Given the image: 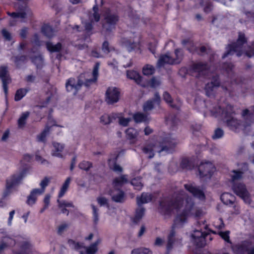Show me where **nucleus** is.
<instances>
[{
	"label": "nucleus",
	"mask_w": 254,
	"mask_h": 254,
	"mask_svg": "<svg viewBox=\"0 0 254 254\" xmlns=\"http://www.w3.org/2000/svg\"><path fill=\"white\" fill-rule=\"evenodd\" d=\"M46 48L51 53L60 52L62 49V44L60 42L57 43L56 45H53L50 42L46 43Z\"/></svg>",
	"instance_id": "obj_28"
},
{
	"label": "nucleus",
	"mask_w": 254,
	"mask_h": 254,
	"mask_svg": "<svg viewBox=\"0 0 254 254\" xmlns=\"http://www.w3.org/2000/svg\"><path fill=\"white\" fill-rule=\"evenodd\" d=\"M164 100L169 104L170 106L175 108V105L173 104V100L170 94L167 91L164 92L163 95Z\"/></svg>",
	"instance_id": "obj_52"
},
{
	"label": "nucleus",
	"mask_w": 254,
	"mask_h": 254,
	"mask_svg": "<svg viewBox=\"0 0 254 254\" xmlns=\"http://www.w3.org/2000/svg\"><path fill=\"white\" fill-rule=\"evenodd\" d=\"M93 210V222L94 225H96L99 221V214L98 208L93 204H91Z\"/></svg>",
	"instance_id": "obj_51"
},
{
	"label": "nucleus",
	"mask_w": 254,
	"mask_h": 254,
	"mask_svg": "<svg viewBox=\"0 0 254 254\" xmlns=\"http://www.w3.org/2000/svg\"><path fill=\"white\" fill-rule=\"evenodd\" d=\"M119 157V153H115L112 158L108 160V164L109 168L116 172L121 173L123 172V168L117 164L118 159Z\"/></svg>",
	"instance_id": "obj_19"
},
{
	"label": "nucleus",
	"mask_w": 254,
	"mask_h": 254,
	"mask_svg": "<svg viewBox=\"0 0 254 254\" xmlns=\"http://www.w3.org/2000/svg\"><path fill=\"white\" fill-rule=\"evenodd\" d=\"M50 182V179L47 177H45L44 179L41 182L40 185L41 189H40V193L42 194L45 191L46 188L48 186Z\"/></svg>",
	"instance_id": "obj_53"
},
{
	"label": "nucleus",
	"mask_w": 254,
	"mask_h": 254,
	"mask_svg": "<svg viewBox=\"0 0 254 254\" xmlns=\"http://www.w3.org/2000/svg\"><path fill=\"white\" fill-rule=\"evenodd\" d=\"M133 119L136 123H139L146 121L147 115L140 112H137L133 114Z\"/></svg>",
	"instance_id": "obj_42"
},
{
	"label": "nucleus",
	"mask_w": 254,
	"mask_h": 254,
	"mask_svg": "<svg viewBox=\"0 0 254 254\" xmlns=\"http://www.w3.org/2000/svg\"><path fill=\"white\" fill-rule=\"evenodd\" d=\"M142 152L145 154H148V158L151 159L154 156V152L153 147L152 145H148L142 148Z\"/></svg>",
	"instance_id": "obj_45"
},
{
	"label": "nucleus",
	"mask_w": 254,
	"mask_h": 254,
	"mask_svg": "<svg viewBox=\"0 0 254 254\" xmlns=\"http://www.w3.org/2000/svg\"><path fill=\"white\" fill-rule=\"evenodd\" d=\"M127 76L128 78L133 80L137 84H140L142 80V77L139 72L134 70H127Z\"/></svg>",
	"instance_id": "obj_24"
},
{
	"label": "nucleus",
	"mask_w": 254,
	"mask_h": 254,
	"mask_svg": "<svg viewBox=\"0 0 254 254\" xmlns=\"http://www.w3.org/2000/svg\"><path fill=\"white\" fill-rule=\"evenodd\" d=\"M128 182L127 175H122L120 177L115 178L112 182L114 188L118 187H122L124 184Z\"/></svg>",
	"instance_id": "obj_26"
},
{
	"label": "nucleus",
	"mask_w": 254,
	"mask_h": 254,
	"mask_svg": "<svg viewBox=\"0 0 254 254\" xmlns=\"http://www.w3.org/2000/svg\"><path fill=\"white\" fill-rule=\"evenodd\" d=\"M208 236L207 233L202 232L199 230L193 231L191 237L193 243L198 247H203L206 244L205 237Z\"/></svg>",
	"instance_id": "obj_17"
},
{
	"label": "nucleus",
	"mask_w": 254,
	"mask_h": 254,
	"mask_svg": "<svg viewBox=\"0 0 254 254\" xmlns=\"http://www.w3.org/2000/svg\"><path fill=\"white\" fill-rule=\"evenodd\" d=\"M27 5L25 4L24 6L23 7V8L21 11L19 12H8L7 14L8 15L10 16L11 17L13 18H25L26 17L27 14L25 12V10L27 8Z\"/></svg>",
	"instance_id": "obj_33"
},
{
	"label": "nucleus",
	"mask_w": 254,
	"mask_h": 254,
	"mask_svg": "<svg viewBox=\"0 0 254 254\" xmlns=\"http://www.w3.org/2000/svg\"><path fill=\"white\" fill-rule=\"evenodd\" d=\"M0 78L2 81V87L5 96L7 97L8 92V84L11 82V77L8 71L6 65L0 66Z\"/></svg>",
	"instance_id": "obj_12"
},
{
	"label": "nucleus",
	"mask_w": 254,
	"mask_h": 254,
	"mask_svg": "<svg viewBox=\"0 0 254 254\" xmlns=\"http://www.w3.org/2000/svg\"><path fill=\"white\" fill-rule=\"evenodd\" d=\"M145 208L143 207L138 206L135 210V214L133 219V222L137 223L142 218L145 213Z\"/></svg>",
	"instance_id": "obj_34"
},
{
	"label": "nucleus",
	"mask_w": 254,
	"mask_h": 254,
	"mask_svg": "<svg viewBox=\"0 0 254 254\" xmlns=\"http://www.w3.org/2000/svg\"><path fill=\"white\" fill-rule=\"evenodd\" d=\"M199 176L200 178L206 180L210 179L212 173L214 171V165L210 162H201L198 166Z\"/></svg>",
	"instance_id": "obj_10"
},
{
	"label": "nucleus",
	"mask_w": 254,
	"mask_h": 254,
	"mask_svg": "<svg viewBox=\"0 0 254 254\" xmlns=\"http://www.w3.org/2000/svg\"><path fill=\"white\" fill-rule=\"evenodd\" d=\"M53 145L55 149V151L52 152V155L54 156L62 158L63 155L60 152L63 151L64 148V146L56 142H53Z\"/></svg>",
	"instance_id": "obj_35"
},
{
	"label": "nucleus",
	"mask_w": 254,
	"mask_h": 254,
	"mask_svg": "<svg viewBox=\"0 0 254 254\" xmlns=\"http://www.w3.org/2000/svg\"><path fill=\"white\" fill-rule=\"evenodd\" d=\"M231 188L233 192L240 197L246 203L250 204L251 203V199L250 193L243 183H235L231 185Z\"/></svg>",
	"instance_id": "obj_7"
},
{
	"label": "nucleus",
	"mask_w": 254,
	"mask_h": 254,
	"mask_svg": "<svg viewBox=\"0 0 254 254\" xmlns=\"http://www.w3.org/2000/svg\"><path fill=\"white\" fill-rule=\"evenodd\" d=\"M27 171V169L24 168L20 173L19 175H13L9 179L6 180V188L3 191L2 199L0 200V207H3L5 205V202L2 199L6 197L11 193V189L20 182L26 174Z\"/></svg>",
	"instance_id": "obj_5"
},
{
	"label": "nucleus",
	"mask_w": 254,
	"mask_h": 254,
	"mask_svg": "<svg viewBox=\"0 0 254 254\" xmlns=\"http://www.w3.org/2000/svg\"><path fill=\"white\" fill-rule=\"evenodd\" d=\"M131 184L134 187V189L137 190H141L143 187L142 184L140 182L136 179H133L131 181Z\"/></svg>",
	"instance_id": "obj_57"
},
{
	"label": "nucleus",
	"mask_w": 254,
	"mask_h": 254,
	"mask_svg": "<svg viewBox=\"0 0 254 254\" xmlns=\"http://www.w3.org/2000/svg\"><path fill=\"white\" fill-rule=\"evenodd\" d=\"M121 42L123 45L125 46L129 52H131L135 49L136 44L134 42H131L130 40L126 38H123L121 39Z\"/></svg>",
	"instance_id": "obj_36"
},
{
	"label": "nucleus",
	"mask_w": 254,
	"mask_h": 254,
	"mask_svg": "<svg viewBox=\"0 0 254 254\" xmlns=\"http://www.w3.org/2000/svg\"><path fill=\"white\" fill-rule=\"evenodd\" d=\"M108 194L111 196L112 200L116 203H124L126 199L124 191L118 188L110 189Z\"/></svg>",
	"instance_id": "obj_14"
},
{
	"label": "nucleus",
	"mask_w": 254,
	"mask_h": 254,
	"mask_svg": "<svg viewBox=\"0 0 254 254\" xmlns=\"http://www.w3.org/2000/svg\"><path fill=\"white\" fill-rule=\"evenodd\" d=\"M83 81L80 79L76 80L75 78L70 77L68 78L65 83V88L67 92H72L75 95L83 85Z\"/></svg>",
	"instance_id": "obj_13"
},
{
	"label": "nucleus",
	"mask_w": 254,
	"mask_h": 254,
	"mask_svg": "<svg viewBox=\"0 0 254 254\" xmlns=\"http://www.w3.org/2000/svg\"><path fill=\"white\" fill-rule=\"evenodd\" d=\"M223 135V130L220 128H217L215 130L212 137L213 139H219L221 138Z\"/></svg>",
	"instance_id": "obj_60"
},
{
	"label": "nucleus",
	"mask_w": 254,
	"mask_h": 254,
	"mask_svg": "<svg viewBox=\"0 0 254 254\" xmlns=\"http://www.w3.org/2000/svg\"><path fill=\"white\" fill-rule=\"evenodd\" d=\"M97 200L100 206H106L108 208L109 207L108 199L105 197H98Z\"/></svg>",
	"instance_id": "obj_58"
},
{
	"label": "nucleus",
	"mask_w": 254,
	"mask_h": 254,
	"mask_svg": "<svg viewBox=\"0 0 254 254\" xmlns=\"http://www.w3.org/2000/svg\"><path fill=\"white\" fill-rule=\"evenodd\" d=\"M121 97V89L116 87L107 88L105 95V101L108 105H113L120 100Z\"/></svg>",
	"instance_id": "obj_9"
},
{
	"label": "nucleus",
	"mask_w": 254,
	"mask_h": 254,
	"mask_svg": "<svg viewBox=\"0 0 254 254\" xmlns=\"http://www.w3.org/2000/svg\"><path fill=\"white\" fill-rule=\"evenodd\" d=\"M41 32L48 38L51 39L55 35V30L49 24H44L41 28Z\"/></svg>",
	"instance_id": "obj_25"
},
{
	"label": "nucleus",
	"mask_w": 254,
	"mask_h": 254,
	"mask_svg": "<svg viewBox=\"0 0 254 254\" xmlns=\"http://www.w3.org/2000/svg\"><path fill=\"white\" fill-rule=\"evenodd\" d=\"M202 214V210L195 207L191 197L184 193L181 197H176V226L184 223L189 215L198 217Z\"/></svg>",
	"instance_id": "obj_2"
},
{
	"label": "nucleus",
	"mask_w": 254,
	"mask_h": 254,
	"mask_svg": "<svg viewBox=\"0 0 254 254\" xmlns=\"http://www.w3.org/2000/svg\"><path fill=\"white\" fill-rule=\"evenodd\" d=\"M102 51L106 54H108L111 52L109 47V43L107 41H105L102 45Z\"/></svg>",
	"instance_id": "obj_63"
},
{
	"label": "nucleus",
	"mask_w": 254,
	"mask_h": 254,
	"mask_svg": "<svg viewBox=\"0 0 254 254\" xmlns=\"http://www.w3.org/2000/svg\"><path fill=\"white\" fill-rule=\"evenodd\" d=\"M191 70L197 73L198 76H205L210 79V81L208 82L205 85V91L207 96L213 95L220 84L218 76L212 73L213 67L208 66L205 63L199 62L193 64L191 66Z\"/></svg>",
	"instance_id": "obj_3"
},
{
	"label": "nucleus",
	"mask_w": 254,
	"mask_h": 254,
	"mask_svg": "<svg viewBox=\"0 0 254 254\" xmlns=\"http://www.w3.org/2000/svg\"><path fill=\"white\" fill-rule=\"evenodd\" d=\"M100 122L104 125H108L111 123L109 115L104 114L100 117Z\"/></svg>",
	"instance_id": "obj_61"
},
{
	"label": "nucleus",
	"mask_w": 254,
	"mask_h": 254,
	"mask_svg": "<svg viewBox=\"0 0 254 254\" xmlns=\"http://www.w3.org/2000/svg\"><path fill=\"white\" fill-rule=\"evenodd\" d=\"M58 202L59 208L63 207H74L72 202H67L65 200H60L58 199Z\"/></svg>",
	"instance_id": "obj_55"
},
{
	"label": "nucleus",
	"mask_w": 254,
	"mask_h": 254,
	"mask_svg": "<svg viewBox=\"0 0 254 254\" xmlns=\"http://www.w3.org/2000/svg\"><path fill=\"white\" fill-rule=\"evenodd\" d=\"M52 127L46 126L44 129L40 134L37 135V139L38 141L45 142L46 141V137L49 133Z\"/></svg>",
	"instance_id": "obj_40"
},
{
	"label": "nucleus",
	"mask_w": 254,
	"mask_h": 254,
	"mask_svg": "<svg viewBox=\"0 0 254 254\" xmlns=\"http://www.w3.org/2000/svg\"><path fill=\"white\" fill-rule=\"evenodd\" d=\"M131 121V119L130 118H124L122 117V115L120 116V117L119 119V124L123 127H127L128 126L129 122Z\"/></svg>",
	"instance_id": "obj_54"
},
{
	"label": "nucleus",
	"mask_w": 254,
	"mask_h": 254,
	"mask_svg": "<svg viewBox=\"0 0 254 254\" xmlns=\"http://www.w3.org/2000/svg\"><path fill=\"white\" fill-rule=\"evenodd\" d=\"M105 24L103 27H105L106 25H108L106 30L111 31L115 28L116 25L119 21L120 17L117 12H112L110 9H107L104 14Z\"/></svg>",
	"instance_id": "obj_8"
},
{
	"label": "nucleus",
	"mask_w": 254,
	"mask_h": 254,
	"mask_svg": "<svg viewBox=\"0 0 254 254\" xmlns=\"http://www.w3.org/2000/svg\"><path fill=\"white\" fill-rule=\"evenodd\" d=\"M242 165V167H240L238 170H233L230 172L229 177L231 185L240 182V180L243 178V174L248 169L247 163H243Z\"/></svg>",
	"instance_id": "obj_11"
},
{
	"label": "nucleus",
	"mask_w": 254,
	"mask_h": 254,
	"mask_svg": "<svg viewBox=\"0 0 254 254\" xmlns=\"http://www.w3.org/2000/svg\"><path fill=\"white\" fill-rule=\"evenodd\" d=\"M175 209V197L174 195L164 196L159 201L158 211L163 216H169Z\"/></svg>",
	"instance_id": "obj_6"
},
{
	"label": "nucleus",
	"mask_w": 254,
	"mask_h": 254,
	"mask_svg": "<svg viewBox=\"0 0 254 254\" xmlns=\"http://www.w3.org/2000/svg\"><path fill=\"white\" fill-rule=\"evenodd\" d=\"M181 166L183 169H190L192 165L187 158H184L181 161Z\"/></svg>",
	"instance_id": "obj_56"
},
{
	"label": "nucleus",
	"mask_w": 254,
	"mask_h": 254,
	"mask_svg": "<svg viewBox=\"0 0 254 254\" xmlns=\"http://www.w3.org/2000/svg\"><path fill=\"white\" fill-rule=\"evenodd\" d=\"M175 243V219L172 225L171 230L168 236V242L166 245V252L165 254H170Z\"/></svg>",
	"instance_id": "obj_20"
},
{
	"label": "nucleus",
	"mask_w": 254,
	"mask_h": 254,
	"mask_svg": "<svg viewBox=\"0 0 254 254\" xmlns=\"http://www.w3.org/2000/svg\"><path fill=\"white\" fill-rule=\"evenodd\" d=\"M142 73L146 76L153 75L155 72L154 67L149 64H145L142 68Z\"/></svg>",
	"instance_id": "obj_43"
},
{
	"label": "nucleus",
	"mask_w": 254,
	"mask_h": 254,
	"mask_svg": "<svg viewBox=\"0 0 254 254\" xmlns=\"http://www.w3.org/2000/svg\"><path fill=\"white\" fill-rule=\"evenodd\" d=\"M100 242V240L98 239L89 246L84 247V248L86 249V254H95L98 251V246Z\"/></svg>",
	"instance_id": "obj_32"
},
{
	"label": "nucleus",
	"mask_w": 254,
	"mask_h": 254,
	"mask_svg": "<svg viewBox=\"0 0 254 254\" xmlns=\"http://www.w3.org/2000/svg\"><path fill=\"white\" fill-rule=\"evenodd\" d=\"M28 34V29L27 27H23L19 32V36L21 38L25 39L27 38Z\"/></svg>",
	"instance_id": "obj_62"
},
{
	"label": "nucleus",
	"mask_w": 254,
	"mask_h": 254,
	"mask_svg": "<svg viewBox=\"0 0 254 254\" xmlns=\"http://www.w3.org/2000/svg\"><path fill=\"white\" fill-rule=\"evenodd\" d=\"M234 250L237 254H254V247H252L248 242H244L236 245Z\"/></svg>",
	"instance_id": "obj_18"
},
{
	"label": "nucleus",
	"mask_w": 254,
	"mask_h": 254,
	"mask_svg": "<svg viewBox=\"0 0 254 254\" xmlns=\"http://www.w3.org/2000/svg\"><path fill=\"white\" fill-rule=\"evenodd\" d=\"M93 167L92 163L87 161H83L78 164V167L83 170L88 171Z\"/></svg>",
	"instance_id": "obj_47"
},
{
	"label": "nucleus",
	"mask_w": 254,
	"mask_h": 254,
	"mask_svg": "<svg viewBox=\"0 0 254 254\" xmlns=\"http://www.w3.org/2000/svg\"><path fill=\"white\" fill-rule=\"evenodd\" d=\"M161 99L159 93L156 92L154 93V97L145 102L143 105V110L145 113H147L154 109V105L156 104L157 106H160Z\"/></svg>",
	"instance_id": "obj_15"
},
{
	"label": "nucleus",
	"mask_w": 254,
	"mask_h": 254,
	"mask_svg": "<svg viewBox=\"0 0 254 254\" xmlns=\"http://www.w3.org/2000/svg\"><path fill=\"white\" fill-rule=\"evenodd\" d=\"M222 201L225 204H232L235 200V197L228 192L223 193L221 196Z\"/></svg>",
	"instance_id": "obj_29"
},
{
	"label": "nucleus",
	"mask_w": 254,
	"mask_h": 254,
	"mask_svg": "<svg viewBox=\"0 0 254 254\" xmlns=\"http://www.w3.org/2000/svg\"><path fill=\"white\" fill-rule=\"evenodd\" d=\"M153 199V195L151 193L143 192L140 196L136 197V202L138 206H141L142 204L147 203Z\"/></svg>",
	"instance_id": "obj_23"
},
{
	"label": "nucleus",
	"mask_w": 254,
	"mask_h": 254,
	"mask_svg": "<svg viewBox=\"0 0 254 254\" xmlns=\"http://www.w3.org/2000/svg\"><path fill=\"white\" fill-rule=\"evenodd\" d=\"M95 0L96 4L93 7V13L92 14L91 21L94 20L95 22H99L100 19V14L99 13V7Z\"/></svg>",
	"instance_id": "obj_44"
},
{
	"label": "nucleus",
	"mask_w": 254,
	"mask_h": 254,
	"mask_svg": "<svg viewBox=\"0 0 254 254\" xmlns=\"http://www.w3.org/2000/svg\"><path fill=\"white\" fill-rule=\"evenodd\" d=\"M37 194H41L40 189H34L32 190L30 194L27 197L26 203L29 205H32L35 204L37 200Z\"/></svg>",
	"instance_id": "obj_27"
},
{
	"label": "nucleus",
	"mask_w": 254,
	"mask_h": 254,
	"mask_svg": "<svg viewBox=\"0 0 254 254\" xmlns=\"http://www.w3.org/2000/svg\"><path fill=\"white\" fill-rule=\"evenodd\" d=\"M209 110L212 115L215 117L223 118L226 126L229 129L235 132H239L241 129H246L247 127L254 124V107L243 111V123L235 116L233 108L230 105L225 104L222 107L220 106H213L209 108Z\"/></svg>",
	"instance_id": "obj_1"
},
{
	"label": "nucleus",
	"mask_w": 254,
	"mask_h": 254,
	"mask_svg": "<svg viewBox=\"0 0 254 254\" xmlns=\"http://www.w3.org/2000/svg\"><path fill=\"white\" fill-rule=\"evenodd\" d=\"M219 235L226 242L228 243H230L229 239V231H227L225 232H219Z\"/></svg>",
	"instance_id": "obj_64"
},
{
	"label": "nucleus",
	"mask_w": 254,
	"mask_h": 254,
	"mask_svg": "<svg viewBox=\"0 0 254 254\" xmlns=\"http://www.w3.org/2000/svg\"><path fill=\"white\" fill-rule=\"evenodd\" d=\"M168 144H169V139L165 138L160 144L161 149L159 151V152L160 153L163 151L168 152L170 150V147L168 146Z\"/></svg>",
	"instance_id": "obj_48"
},
{
	"label": "nucleus",
	"mask_w": 254,
	"mask_h": 254,
	"mask_svg": "<svg viewBox=\"0 0 254 254\" xmlns=\"http://www.w3.org/2000/svg\"><path fill=\"white\" fill-rule=\"evenodd\" d=\"M126 136L127 139L132 140H135L138 135L137 130L133 127H129L126 130Z\"/></svg>",
	"instance_id": "obj_31"
},
{
	"label": "nucleus",
	"mask_w": 254,
	"mask_h": 254,
	"mask_svg": "<svg viewBox=\"0 0 254 254\" xmlns=\"http://www.w3.org/2000/svg\"><path fill=\"white\" fill-rule=\"evenodd\" d=\"M185 187L194 197L200 201H204L205 200V196L203 191L194 184L191 183L187 184L185 185Z\"/></svg>",
	"instance_id": "obj_16"
},
{
	"label": "nucleus",
	"mask_w": 254,
	"mask_h": 254,
	"mask_svg": "<svg viewBox=\"0 0 254 254\" xmlns=\"http://www.w3.org/2000/svg\"><path fill=\"white\" fill-rule=\"evenodd\" d=\"M47 94L48 95L46 100L42 102L41 107H46L49 104V103L53 99L57 100V95L56 93L53 92L51 91H48L47 92Z\"/></svg>",
	"instance_id": "obj_41"
},
{
	"label": "nucleus",
	"mask_w": 254,
	"mask_h": 254,
	"mask_svg": "<svg viewBox=\"0 0 254 254\" xmlns=\"http://www.w3.org/2000/svg\"><path fill=\"white\" fill-rule=\"evenodd\" d=\"M68 244L71 249H74L75 250H78L81 248H84V247H83L82 244H81L79 242H76L71 239H69L68 240Z\"/></svg>",
	"instance_id": "obj_49"
},
{
	"label": "nucleus",
	"mask_w": 254,
	"mask_h": 254,
	"mask_svg": "<svg viewBox=\"0 0 254 254\" xmlns=\"http://www.w3.org/2000/svg\"><path fill=\"white\" fill-rule=\"evenodd\" d=\"M1 34L3 38L7 41H10L12 40V36L11 33L8 32L6 29L3 28L1 30Z\"/></svg>",
	"instance_id": "obj_59"
},
{
	"label": "nucleus",
	"mask_w": 254,
	"mask_h": 254,
	"mask_svg": "<svg viewBox=\"0 0 254 254\" xmlns=\"http://www.w3.org/2000/svg\"><path fill=\"white\" fill-rule=\"evenodd\" d=\"M29 114L30 113L28 111L22 113L17 121V125L19 128H22L25 126L26 123V120L28 118Z\"/></svg>",
	"instance_id": "obj_38"
},
{
	"label": "nucleus",
	"mask_w": 254,
	"mask_h": 254,
	"mask_svg": "<svg viewBox=\"0 0 254 254\" xmlns=\"http://www.w3.org/2000/svg\"><path fill=\"white\" fill-rule=\"evenodd\" d=\"M131 254H152V252L149 249L142 247L133 249Z\"/></svg>",
	"instance_id": "obj_46"
},
{
	"label": "nucleus",
	"mask_w": 254,
	"mask_h": 254,
	"mask_svg": "<svg viewBox=\"0 0 254 254\" xmlns=\"http://www.w3.org/2000/svg\"><path fill=\"white\" fill-rule=\"evenodd\" d=\"M29 91L30 88H20L18 89L14 95V100L15 101L21 100Z\"/></svg>",
	"instance_id": "obj_30"
},
{
	"label": "nucleus",
	"mask_w": 254,
	"mask_h": 254,
	"mask_svg": "<svg viewBox=\"0 0 254 254\" xmlns=\"http://www.w3.org/2000/svg\"><path fill=\"white\" fill-rule=\"evenodd\" d=\"M27 61V56L25 55L16 56L14 57L13 62L16 68H20L22 64H25Z\"/></svg>",
	"instance_id": "obj_39"
},
{
	"label": "nucleus",
	"mask_w": 254,
	"mask_h": 254,
	"mask_svg": "<svg viewBox=\"0 0 254 254\" xmlns=\"http://www.w3.org/2000/svg\"><path fill=\"white\" fill-rule=\"evenodd\" d=\"M71 181V178L70 177H67L65 181H64V183L63 184L58 194V197L61 198L62 197L65 192L67 191L68 188H69V184Z\"/></svg>",
	"instance_id": "obj_37"
},
{
	"label": "nucleus",
	"mask_w": 254,
	"mask_h": 254,
	"mask_svg": "<svg viewBox=\"0 0 254 254\" xmlns=\"http://www.w3.org/2000/svg\"><path fill=\"white\" fill-rule=\"evenodd\" d=\"M175 63V59L167 55H161L156 64V67L160 68L166 64H173Z\"/></svg>",
	"instance_id": "obj_21"
},
{
	"label": "nucleus",
	"mask_w": 254,
	"mask_h": 254,
	"mask_svg": "<svg viewBox=\"0 0 254 254\" xmlns=\"http://www.w3.org/2000/svg\"><path fill=\"white\" fill-rule=\"evenodd\" d=\"M31 62L35 64L37 68H39L42 64L43 60L40 56H34L31 57Z\"/></svg>",
	"instance_id": "obj_50"
},
{
	"label": "nucleus",
	"mask_w": 254,
	"mask_h": 254,
	"mask_svg": "<svg viewBox=\"0 0 254 254\" xmlns=\"http://www.w3.org/2000/svg\"><path fill=\"white\" fill-rule=\"evenodd\" d=\"M99 63H96L94 66L92 76L93 77L90 79H87L85 80V84L86 86H89L90 84L97 82L99 76Z\"/></svg>",
	"instance_id": "obj_22"
},
{
	"label": "nucleus",
	"mask_w": 254,
	"mask_h": 254,
	"mask_svg": "<svg viewBox=\"0 0 254 254\" xmlns=\"http://www.w3.org/2000/svg\"><path fill=\"white\" fill-rule=\"evenodd\" d=\"M246 40L244 34L240 33L237 42L228 46L226 52L222 58H225L228 55H232L235 53L238 57H240L243 54H245L249 57L253 56L254 55V47H250V50H247L246 48Z\"/></svg>",
	"instance_id": "obj_4"
}]
</instances>
